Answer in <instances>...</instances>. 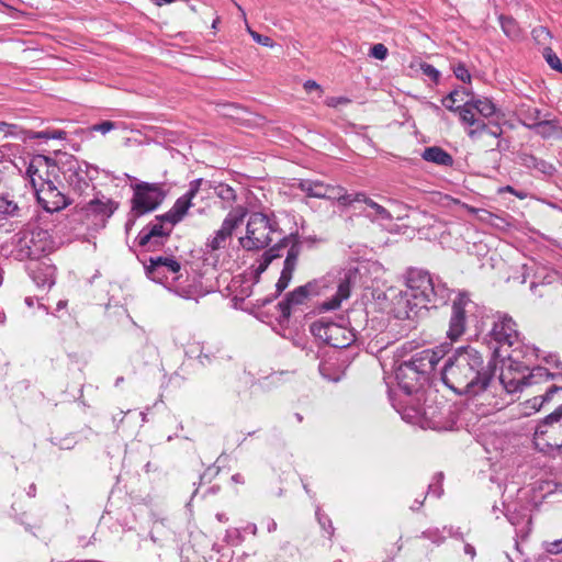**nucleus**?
Masks as SVG:
<instances>
[{
    "mask_svg": "<svg viewBox=\"0 0 562 562\" xmlns=\"http://www.w3.org/2000/svg\"><path fill=\"white\" fill-rule=\"evenodd\" d=\"M288 236L282 234L273 214L254 212L247 221L246 235L239 238V243L246 250H259L269 246L273 240L281 243V239Z\"/></svg>",
    "mask_w": 562,
    "mask_h": 562,
    "instance_id": "6",
    "label": "nucleus"
},
{
    "mask_svg": "<svg viewBox=\"0 0 562 562\" xmlns=\"http://www.w3.org/2000/svg\"><path fill=\"white\" fill-rule=\"evenodd\" d=\"M310 330L315 338L333 348H347L356 340L350 328L325 318L313 322Z\"/></svg>",
    "mask_w": 562,
    "mask_h": 562,
    "instance_id": "10",
    "label": "nucleus"
},
{
    "mask_svg": "<svg viewBox=\"0 0 562 562\" xmlns=\"http://www.w3.org/2000/svg\"><path fill=\"white\" fill-rule=\"evenodd\" d=\"M457 113L461 122L468 125L467 134L473 142L481 140L485 135L494 138L503 135V128L498 123H485L475 116L477 112L471 100L464 101L462 105H459Z\"/></svg>",
    "mask_w": 562,
    "mask_h": 562,
    "instance_id": "11",
    "label": "nucleus"
},
{
    "mask_svg": "<svg viewBox=\"0 0 562 562\" xmlns=\"http://www.w3.org/2000/svg\"><path fill=\"white\" fill-rule=\"evenodd\" d=\"M18 128V125L10 124L7 122H0V132L5 133L7 135H15V130Z\"/></svg>",
    "mask_w": 562,
    "mask_h": 562,
    "instance_id": "56",
    "label": "nucleus"
},
{
    "mask_svg": "<svg viewBox=\"0 0 562 562\" xmlns=\"http://www.w3.org/2000/svg\"><path fill=\"white\" fill-rule=\"evenodd\" d=\"M25 177L30 180L32 188L35 190L53 183L50 176L56 171L55 161L45 155H34L26 160L24 167Z\"/></svg>",
    "mask_w": 562,
    "mask_h": 562,
    "instance_id": "15",
    "label": "nucleus"
},
{
    "mask_svg": "<svg viewBox=\"0 0 562 562\" xmlns=\"http://www.w3.org/2000/svg\"><path fill=\"white\" fill-rule=\"evenodd\" d=\"M55 267L43 262L30 268V277L38 288H52L55 284Z\"/></svg>",
    "mask_w": 562,
    "mask_h": 562,
    "instance_id": "25",
    "label": "nucleus"
},
{
    "mask_svg": "<svg viewBox=\"0 0 562 562\" xmlns=\"http://www.w3.org/2000/svg\"><path fill=\"white\" fill-rule=\"evenodd\" d=\"M441 355V381L458 395H465L480 406L482 415L497 409L502 402L495 395L494 373L496 366L485 361L483 355L471 346L459 347Z\"/></svg>",
    "mask_w": 562,
    "mask_h": 562,
    "instance_id": "1",
    "label": "nucleus"
},
{
    "mask_svg": "<svg viewBox=\"0 0 562 562\" xmlns=\"http://www.w3.org/2000/svg\"><path fill=\"white\" fill-rule=\"evenodd\" d=\"M501 25L507 36L513 38L519 36V27L514 19L501 16Z\"/></svg>",
    "mask_w": 562,
    "mask_h": 562,
    "instance_id": "40",
    "label": "nucleus"
},
{
    "mask_svg": "<svg viewBox=\"0 0 562 562\" xmlns=\"http://www.w3.org/2000/svg\"><path fill=\"white\" fill-rule=\"evenodd\" d=\"M464 553L467 555H470L471 559H474L475 555H476L475 548L472 544H470V543H465L464 544Z\"/></svg>",
    "mask_w": 562,
    "mask_h": 562,
    "instance_id": "58",
    "label": "nucleus"
},
{
    "mask_svg": "<svg viewBox=\"0 0 562 562\" xmlns=\"http://www.w3.org/2000/svg\"><path fill=\"white\" fill-rule=\"evenodd\" d=\"M339 205L352 207L357 214L363 215L371 221H391V213L379 203L374 202L363 192H345L339 199Z\"/></svg>",
    "mask_w": 562,
    "mask_h": 562,
    "instance_id": "13",
    "label": "nucleus"
},
{
    "mask_svg": "<svg viewBox=\"0 0 562 562\" xmlns=\"http://www.w3.org/2000/svg\"><path fill=\"white\" fill-rule=\"evenodd\" d=\"M446 531L439 529L437 527H431L422 532L420 537L424 539L430 540L435 544H441L446 540V536L443 535Z\"/></svg>",
    "mask_w": 562,
    "mask_h": 562,
    "instance_id": "39",
    "label": "nucleus"
},
{
    "mask_svg": "<svg viewBox=\"0 0 562 562\" xmlns=\"http://www.w3.org/2000/svg\"><path fill=\"white\" fill-rule=\"evenodd\" d=\"M176 224L169 223L162 215L148 223L137 235V243L140 247L151 251L162 246L171 234Z\"/></svg>",
    "mask_w": 562,
    "mask_h": 562,
    "instance_id": "14",
    "label": "nucleus"
},
{
    "mask_svg": "<svg viewBox=\"0 0 562 562\" xmlns=\"http://www.w3.org/2000/svg\"><path fill=\"white\" fill-rule=\"evenodd\" d=\"M542 56L547 64L555 71L562 74V61L559 56L553 52V49L549 46L544 47L542 50Z\"/></svg>",
    "mask_w": 562,
    "mask_h": 562,
    "instance_id": "38",
    "label": "nucleus"
},
{
    "mask_svg": "<svg viewBox=\"0 0 562 562\" xmlns=\"http://www.w3.org/2000/svg\"><path fill=\"white\" fill-rule=\"evenodd\" d=\"M517 115L520 124L529 130H532L544 116L540 109L529 104H521L517 110Z\"/></svg>",
    "mask_w": 562,
    "mask_h": 562,
    "instance_id": "29",
    "label": "nucleus"
},
{
    "mask_svg": "<svg viewBox=\"0 0 562 562\" xmlns=\"http://www.w3.org/2000/svg\"><path fill=\"white\" fill-rule=\"evenodd\" d=\"M297 188L310 198L335 200L339 204V199L347 192L342 187L325 184L318 180L302 179Z\"/></svg>",
    "mask_w": 562,
    "mask_h": 562,
    "instance_id": "20",
    "label": "nucleus"
},
{
    "mask_svg": "<svg viewBox=\"0 0 562 562\" xmlns=\"http://www.w3.org/2000/svg\"><path fill=\"white\" fill-rule=\"evenodd\" d=\"M490 336L498 344L499 348L513 347V353H509L508 357L515 362L519 361L521 342L519 340L517 325L512 316L506 313L498 312L495 315V321L490 331Z\"/></svg>",
    "mask_w": 562,
    "mask_h": 562,
    "instance_id": "9",
    "label": "nucleus"
},
{
    "mask_svg": "<svg viewBox=\"0 0 562 562\" xmlns=\"http://www.w3.org/2000/svg\"><path fill=\"white\" fill-rule=\"evenodd\" d=\"M442 480H443V473L442 472L436 473L434 476V481L428 485L427 494L439 498L443 493Z\"/></svg>",
    "mask_w": 562,
    "mask_h": 562,
    "instance_id": "41",
    "label": "nucleus"
},
{
    "mask_svg": "<svg viewBox=\"0 0 562 562\" xmlns=\"http://www.w3.org/2000/svg\"><path fill=\"white\" fill-rule=\"evenodd\" d=\"M116 128V123L115 122H112V121H103L101 123H98V124H93L91 127H90V131L91 132H100L101 134H106L109 133L110 131L112 130H115Z\"/></svg>",
    "mask_w": 562,
    "mask_h": 562,
    "instance_id": "49",
    "label": "nucleus"
},
{
    "mask_svg": "<svg viewBox=\"0 0 562 562\" xmlns=\"http://www.w3.org/2000/svg\"><path fill=\"white\" fill-rule=\"evenodd\" d=\"M471 102H473L476 112L485 119L496 113V105L487 98H472Z\"/></svg>",
    "mask_w": 562,
    "mask_h": 562,
    "instance_id": "34",
    "label": "nucleus"
},
{
    "mask_svg": "<svg viewBox=\"0 0 562 562\" xmlns=\"http://www.w3.org/2000/svg\"><path fill=\"white\" fill-rule=\"evenodd\" d=\"M387 53L386 46L382 43H378L370 48L369 55L375 59L384 60L387 57Z\"/></svg>",
    "mask_w": 562,
    "mask_h": 562,
    "instance_id": "47",
    "label": "nucleus"
},
{
    "mask_svg": "<svg viewBox=\"0 0 562 562\" xmlns=\"http://www.w3.org/2000/svg\"><path fill=\"white\" fill-rule=\"evenodd\" d=\"M316 517L322 528L327 531L329 537H331L334 535V526L331 519L327 515L321 513L319 509L316 510Z\"/></svg>",
    "mask_w": 562,
    "mask_h": 562,
    "instance_id": "45",
    "label": "nucleus"
},
{
    "mask_svg": "<svg viewBox=\"0 0 562 562\" xmlns=\"http://www.w3.org/2000/svg\"><path fill=\"white\" fill-rule=\"evenodd\" d=\"M249 33L256 43L267 47L273 46V41L269 36L261 35L254 31H249Z\"/></svg>",
    "mask_w": 562,
    "mask_h": 562,
    "instance_id": "51",
    "label": "nucleus"
},
{
    "mask_svg": "<svg viewBox=\"0 0 562 562\" xmlns=\"http://www.w3.org/2000/svg\"><path fill=\"white\" fill-rule=\"evenodd\" d=\"M203 184L209 189H213L214 193L225 202L231 203L236 199L235 190L226 183L203 180Z\"/></svg>",
    "mask_w": 562,
    "mask_h": 562,
    "instance_id": "31",
    "label": "nucleus"
},
{
    "mask_svg": "<svg viewBox=\"0 0 562 562\" xmlns=\"http://www.w3.org/2000/svg\"><path fill=\"white\" fill-rule=\"evenodd\" d=\"M560 378L562 380V375ZM560 391H562V384H553L546 391L543 395L535 396L533 398L529 400L526 404L528 405V407H530L532 412H538L546 402H549L553 397V395Z\"/></svg>",
    "mask_w": 562,
    "mask_h": 562,
    "instance_id": "32",
    "label": "nucleus"
},
{
    "mask_svg": "<svg viewBox=\"0 0 562 562\" xmlns=\"http://www.w3.org/2000/svg\"><path fill=\"white\" fill-rule=\"evenodd\" d=\"M0 214L11 217L20 216V207L4 193H0Z\"/></svg>",
    "mask_w": 562,
    "mask_h": 562,
    "instance_id": "35",
    "label": "nucleus"
},
{
    "mask_svg": "<svg viewBox=\"0 0 562 562\" xmlns=\"http://www.w3.org/2000/svg\"><path fill=\"white\" fill-rule=\"evenodd\" d=\"M519 159L520 164L524 167L537 170L547 177H552L557 172V168L554 167L553 164L544 159L538 158L532 154L524 153L519 156Z\"/></svg>",
    "mask_w": 562,
    "mask_h": 562,
    "instance_id": "27",
    "label": "nucleus"
},
{
    "mask_svg": "<svg viewBox=\"0 0 562 562\" xmlns=\"http://www.w3.org/2000/svg\"><path fill=\"white\" fill-rule=\"evenodd\" d=\"M304 88L305 90L307 91H312V90H318L321 87L319 85L314 81V80H307L305 83H304Z\"/></svg>",
    "mask_w": 562,
    "mask_h": 562,
    "instance_id": "59",
    "label": "nucleus"
},
{
    "mask_svg": "<svg viewBox=\"0 0 562 562\" xmlns=\"http://www.w3.org/2000/svg\"><path fill=\"white\" fill-rule=\"evenodd\" d=\"M350 100L346 97H333L327 100V105L336 108L340 104H348Z\"/></svg>",
    "mask_w": 562,
    "mask_h": 562,
    "instance_id": "55",
    "label": "nucleus"
},
{
    "mask_svg": "<svg viewBox=\"0 0 562 562\" xmlns=\"http://www.w3.org/2000/svg\"><path fill=\"white\" fill-rule=\"evenodd\" d=\"M133 196L131 207L134 214H148L157 210L164 202L167 191L160 182L139 181L131 186Z\"/></svg>",
    "mask_w": 562,
    "mask_h": 562,
    "instance_id": "8",
    "label": "nucleus"
},
{
    "mask_svg": "<svg viewBox=\"0 0 562 562\" xmlns=\"http://www.w3.org/2000/svg\"><path fill=\"white\" fill-rule=\"evenodd\" d=\"M422 158L438 166L451 167L453 165L452 156L439 146L426 147Z\"/></svg>",
    "mask_w": 562,
    "mask_h": 562,
    "instance_id": "28",
    "label": "nucleus"
},
{
    "mask_svg": "<svg viewBox=\"0 0 562 562\" xmlns=\"http://www.w3.org/2000/svg\"><path fill=\"white\" fill-rule=\"evenodd\" d=\"M542 548L548 554L558 555L562 553V537L553 540H546Z\"/></svg>",
    "mask_w": 562,
    "mask_h": 562,
    "instance_id": "44",
    "label": "nucleus"
},
{
    "mask_svg": "<svg viewBox=\"0 0 562 562\" xmlns=\"http://www.w3.org/2000/svg\"><path fill=\"white\" fill-rule=\"evenodd\" d=\"M509 147H510V142L508 139L501 138V136H499V137H497L495 147H493L492 150H497V151L502 153V151L508 150Z\"/></svg>",
    "mask_w": 562,
    "mask_h": 562,
    "instance_id": "54",
    "label": "nucleus"
},
{
    "mask_svg": "<svg viewBox=\"0 0 562 562\" xmlns=\"http://www.w3.org/2000/svg\"><path fill=\"white\" fill-rule=\"evenodd\" d=\"M296 235L290 234L288 237H283L281 243H277L274 246L266 250L261 256V261L256 269V273H262L273 259L282 257V251L289 249Z\"/></svg>",
    "mask_w": 562,
    "mask_h": 562,
    "instance_id": "26",
    "label": "nucleus"
},
{
    "mask_svg": "<svg viewBox=\"0 0 562 562\" xmlns=\"http://www.w3.org/2000/svg\"><path fill=\"white\" fill-rule=\"evenodd\" d=\"M26 494L29 497H35L36 495V485L34 483L30 484L27 490H26Z\"/></svg>",
    "mask_w": 562,
    "mask_h": 562,
    "instance_id": "61",
    "label": "nucleus"
},
{
    "mask_svg": "<svg viewBox=\"0 0 562 562\" xmlns=\"http://www.w3.org/2000/svg\"><path fill=\"white\" fill-rule=\"evenodd\" d=\"M550 379H559V375L550 373L548 369L543 367H535L528 375L525 376V383L527 385L538 384L542 381Z\"/></svg>",
    "mask_w": 562,
    "mask_h": 562,
    "instance_id": "33",
    "label": "nucleus"
},
{
    "mask_svg": "<svg viewBox=\"0 0 562 562\" xmlns=\"http://www.w3.org/2000/svg\"><path fill=\"white\" fill-rule=\"evenodd\" d=\"M420 70L423 75L429 77L434 82H438L440 78V71L435 68L432 65L423 63L420 65Z\"/></svg>",
    "mask_w": 562,
    "mask_h": 562,
    "instance_id": "48",
    "label": "nucleus"
},
{
    "mask_svg": "<svg viewBox=\"0 0 562 562\" xmlns=\"http://www.w3.org/2000/svg\"><path fill=\"white\" fill-rule=\"evenodd\" d=\"M424 501H425V497H424L423 499H416V501H415V503H414V505H413V506H411V509H412V510H417V509H419V508L423 506Z\"/></svg>",
    "mask_w": 562,
    "mask_h": 562,
    "instance_id": "64",
    "label": "nucleus"
},
{
    "mask_svg": "<svg viewBox=\"0 0 562 562\" xmlns=\"http://www.w3.org/2000/svg\"><path fill=\"white\" fill-rule=\"evenodd\" d=\"M454 76L463 82L471 81V75L464 64H458L453 69Z\"/></svg>",
    "mask_w": 562,
    "mask_h": 562,
    "instance_id": "50",
    "label": "nucleus"
},
{
    "mask_svg": "<svg viewBox=\"0 0 562 562\" xmlns=\"http://www.w3.org/2000/svg\"><path fill=\"white\" fill-rule=\"evenodd\" d=\"M245 531H248L250 532L251 535L256 536L257 535V526L256 524H248L245 528H244Z\"/></svg>",
    "mask_w": 562,
    "mask_h": 562,
    "instance_id": "62",
    "label": "nucleus"
},
{
    "mask_svg": "<svg viewBox=\"0 0 562 562\" xmlns=\"http://www.w3.org/2000/svg\"><path fill=\"white\" fill-rule=\"evenodd\" d=\"M67 133L63 130H44L38 132H30V139H65Z\"/></svg>",
    "mask_w": 562,
    "mask_h": 562,
    "instance_id": "37",
    "label": "nucleus"
},
{
    "mask_svg": "<svg viewBox=\"0 0 562 562\" xmlns=\"http://www.w3.org/2000/svg\"><path fill=\"white\" fill-rule=\"evenodd\" d=\"M224 541L229 546H239L244 541L241 530L238 528H229L225 532Z\"/></svg>",
    "mask_w": 562,
    "mask_h": 562,
    "instance_id": "42",
    "label": "nucleus"
},
{
    "mask_svg": "<svg viewBox=\"0 0 562 562\" xmlns=\"http://www.w3.org/2000/svg\"><path fill=\"white\" fill-rule=\"evenodd\" d=\"M450 297L449 289L427 271L411 269L407 272L406 290L394 296L393 313L398 319H412L422 310L443 305Z\"/></svg>",
    "mask_w": 562,
    "mask_h": 562,
    "instance_id": "3",
    "label": "nucleus"
},
{
    "mask_svg": "<svg viewBox=\"0 0 562 562\" xmlns=\"http://www.w3.org/2000/svg\"><path fill=\"white\" fill-rule=\"evenodd\" d=\"M38 204L48 213L58 212L72 203L54 183L35 190Z\"/></svg>",
    "mask_w": 562,
    "mask_h": 562,
    "instance_id": "21",
    "label": "nucleus"
},
{
    "mask_svg": "<svg viewBox=\"0 0 562 562\" xmlns=\"http://www.w3.org/2000/svg\"><path fill=\"white\" fill-rule=\"evenodd\" d=\"M358 277L357 269L335 270L326 276L312 280L304 285L295 288L277 305L280 315L278 322L284 325L289 322L292 310L306 304L312 297L325 295L335 290V294L321 304L323 311H333L340 306L341 302L349 297L351 285Z\"/></svg>",
    "mask_w": 562,
    "mask_h": 562,
    "instance_id": "2",
    "label": "nucleus"
},
{
    "mask_svg": "<svg viewBox=\"0 0 562 562\" xmlns=\"http://www.w3.org/2000/svg\"><path fill=\"white\" fill-rule=\"evenodd\" d=\"M441 358V350L425 349L415 353L409 361L401 363L395 371L401 390L407 395L417 392L436 370Z\"/></svg>",
    "mask_w": 562,
    "mask_h": 562,
    "instance_id": "4",
    "label": "nucleus"
},
{
    "mask_svg": "<svg viewBox=\"0 0 562 562\" xmlns=\"http://www.w3.org/2000/svg\"><path fill=\"white\" fill-rule=\"evenodd\" d=\"M475 308L476 304L465 293H459L453 300L447 331L450 340L456 341L465 333Z\"/></svg>",
    "mask_w": 562,
    "mask_h": 562,
    "instance_id": "12",
    "label": "nucleus"
},
{
    "mask_svg": "<svg viewBox=\"0 0 562 562\" xmlns=\"http://www.w3.org/2000/svg\"><path fill=\"white\" fill-rule=\"evenodd\" d=\"M467 210L469 213L475 215L477 220L485 222V223H491L493 214L491 212H488L487 210L476 209V207L469 206V205H467Z\"/></svg>",
    "mask_w": 562,
    "mask_h": 562,
    "instance_id": "46",
    "label": "nucleus"
},
{
    "mask_svg": "<svg viewBox=\"0 0 562 562\" xmlns=\"http://www.w3.org/2000/svg\"><path fill=\"white\" fill-rule=\"evenodd\" d=\"M301 243L297 237L294 238L293 243L286 250V256L284 260V266L281 271V274L276 283V292L271 295H268L263 299L257 300L258 306H266L273 302L290 284L293 271L295 270L299 255L301 252Z\"/></svg>",
    "mask_w": 562,
    "mask_h": 562,
    "instance_id": "16",
    "label": "nucleus"
},
{
    "mask_svg": "<svg viewBox=\"0 0 562 562\" xmlns=\"http://www.w3.org/2000/svg\"><path fill=\"white\" fill-rule=\"evenodd\" d=\"M202 186V178L192 180L189 184V190L176 200L172 207L164 214V218L171 224L179 223L192 205V199L196 195Z\"/></svg>",
    "mask_w": 562,
    "mask_h": 562,
    "instance_id": "22",
    "label": "nucleus"
},
{
    "mask_svg": "<svg viewBox=\"0 0 562 562\" xmlns=\"http://www.w3.org/2000/svg\"><path fill=\"white\" fill-rule=\"evenodd\" d=\"M496 372L494 373V375ZM495 392L497 400L502 402V405L496 409H501L505 406L506 401L504 398V394H514L522 390L527 384L525 383V376L516 378L514 373L509 370L507 372H503L498 380L494 376Z\"/></svg>",
    "mask_w": 562,
    "mask_h": 562,
    "instance_id": "24",
    "label": "nucleus"
},
{
    "mask_svg": "<svg viewBox=\"0 0 562 562\" xmlns=\"http://www.w3.org/2000/svg\"><path fill=\"white\" fill-rule=\"evenodd\" d=\"M548 114L532 128L542 138H550L557 136L561 132V126L555 120L547 119Z\"/></svg>",
    "mask_w": 562,
    "mask_h": 562,
    "instance_id": "30",
    "label": "nucleus"
},
{
    "mask_svg": "<svg viewBox=\"0 0 562 562\" xmlns=\"http://www.w3.org/2000/svg\"><path fill=\"white\" fill-rule=\"evenodd\" d=\"M117 207V202L102 195L101 198L95 196L90 200L81 210L85 212V216L88 220L91 218L95 226L104 227L108 220L114 214Z\"/></svg>",
    "mask_w": 562,
    "mask_h": 562,
    "instance_id": "19",
    "label": "nucleus"
},
{
    "mask_svg": "<svg viewBox=\"0 0 562 562\" xmlns=\"http://www.w3.org/2000/svg\"><path fill=\"white\" fill-rule=\"evenodd\" d=\"M93 170L94 173H98V169L94 167H90L87 162H70L65 177L75 193L78 195L87 194L89 190H93L94 186L91 183L93 176L90 175V170Z\"/></svg>",
    "mask_w": 562,
    "mask_h": 562,
    "instance_id": "18",
    "label": "nucleus"
},
{
    "mask_svg": "<svg viewBox=\"0 0 562 562\" xmlns=\"http://www.w3.org/2000/svg\"><path fill=\"white\" fill-rule=\"evenodd\" d=\"M267 529L269 532H273L277 530V522L273 519H269Z\"/></svg>",
    "mask_w": 562,
    "mask_h": 562,
    "instance_id": "63",
    "label": "nucleus"
},
{
    "mask_svg": "<svg viewBox=\"0 0 562 562\" xmlns=\"http://www.w3.org/2000/svg\"><path fill=\"white\" fill-rule=\"evenodd\" d=\"M246 212L243 209L231 211L224 218L220 229L214 233V236L209 238L205 248L207 252L225 249L231 239L234 231L243 223Z\"/></svg>",
    "mask_w": 562,
    "mask_h": 562,
    "instance_id": "17",
    "label": "nucleus"
},
{
    "mask_svg": "<svg viewBox=\"0 0 562 562\" xmlns=\"http://www.w3.org/2000/svg\"><path fill=\"white\" fill-rule=\"evenodd\" d=\"M144 214H134V211H133V207H131L128 214H127V220H126V223H125V231L126 233L128 234L130 231L133 228V226L135 225L136 223V220L140 216H143Z\"/></svg>",
    "mask_w": 562,
    "mask_h": 562,
    "instance_id": "52",
    "label": "nucleus"
},
{
    "mask_svg": "<svg viewBox=\"0 0 562 562\" xmlns=\"http://www.w3.org/2000/svg\"><path fill=\"white\" fill-rule=\"evenodd\" d=\"M232 482H234L236 484H244L245 477L240 473H236L232 476Z\"/></svg>",
    "mask_w": 562,
    "mask_h": 562,
    "instance_id": "60",
    "label": "nucleus"
},
{
    "mask_svg": "<svg viewBox=\"0 0 562 562\" xmlns=\"http://www.w3.org/2000/svg\"><path fill=\"white\" fill-rule=\"evenodd\" d=\"M562 417V404L551 414H549L544 419L543 424H553L560 420Z\"/></svg>",
    "mask_w": 562,
    "mask_h": 562,
    "instance_id": "53",
    "label": "nucleus"
},
{
    "mask_svg": "<svg viewBox=\"0 0 562 562\" xmlns=\"http://www.w3.org/2000/svg\"><path fill=\"white\" fill-rule=\"evenodd\" d=\"M147 278L160 283L184 299L193 297L192 285H186L181 263L173 256H151L144 261Z\"/></svg>",
    "mask_w": 562,
    "mask_h": 562,
    "instance_id": "5",
    "label": "nucleus"
},
{
    "mask_svg": "<svg viewBox=\"0 0 562 562\" xmlns=\"http://www.w3.org/2000/svg\"><path fill=\"white\" fill-rule=\"evenodd\" d=\"M443 530L452 538H456V539H459V540H463V535L462 532L459 530V529H453L452 527H447L445 526L443 527Z\"/></svg>",
    "mask_w": 562,
    "mask_h": 562,
    "instance_id": "57",
    "label": "nucleus"
},
{
    "mask_svg": "<svg viewBox=\"0 0 562 562\" xmlns=\"http://www.w3.org/2000/svg\"><path fill=\"white\" fill-rule=\"evenodd\" d=\"M22 148L16 144H4L0 146V173L2 171L23 175L26 159L21 156Z\"/></svg>",
    "mask_w": 562,
    "mask_h": 562,
    "instance_id": "23",
    "label": "nucleus"
},
{
    "mask_svg": "<svg viewBox=\"0 0 562 562\" xmlns=\"http://www.w3.org/2000/svg\"><path fill=\"white\" fill-rule=\"evenodd\" d=\"M13 254L16 259H36L50 249L48 232L42 228L21 231L13 236Z\"/></svg>",
    "mask_w": 562,
    "mask_h": 562,
    "instance_id": "7",
    "label": "nucleus"
},
{
    "mask_svg": "<svg viewBox=\"0 0 562 562\" xmlns=\"http://www.w3.org/2000/svg\"><path fill=\"white\" fill-rule=\"evenodd\" d=\"M463 94H467L465 90L454 89L442 98L441 103L447 110L457 113L459 111V105H456V103L463 101Z\"/></svg>",
    "mask_w": 562,
    "mask_h": 562,
    "instance_id": "36",
    "label": "nucleus"
},
{
    "mask_svg": "<svg viewBox=\"0 0 562 562\" xmlns=\"http://www.w3.org/2000/svg\"><path fill=\"white\" fill-rule=\"evenodd\" d=\"M531 35L538 44L542 45L547 44V42L552 37L549 29L542 25L535 27L531 31Z\"/></svg>",
    "mask_w": 562,
    "mask_h": 562,
    "instance_id": "43",
    "label": "nucleus"
}]
</instances>
